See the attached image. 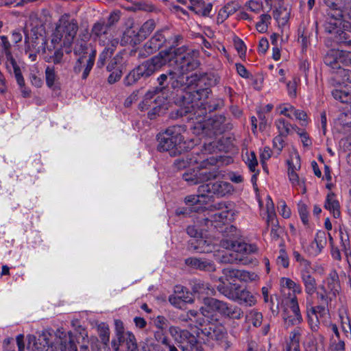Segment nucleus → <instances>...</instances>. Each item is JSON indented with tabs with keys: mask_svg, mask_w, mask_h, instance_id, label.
<instances>
[{
	"mask_svg": "<svg viewBox=\"0 0 351 351\" xmlns=\"http://www.w3.org/2000/svg\"><path fill=\"white\" fill-rule=\"evenodd\" d=\"M295 119L300 121L302 126H306L309 122L306 112L304 110L296 109L293 114Z\"/></svg>",
	"mask_w": 351,
	"mask_h": 351,
	"instance_id": "052dcab7",
	"label": "nucleus"
},
{
	"mask_svg": "<svg viewBox=\"0 0 351 351\" xmlns=\"http://www.w3.org/2000/svg\"><path fill=\"white\" fill-rule=\"evenodd\" d=\"M319 291L317 292V298L319 303L329 305L330 304L332 298V295L327 290L324 285H322L319 287Z\"/></svg>",
	"mask_w": 351,
	"mask_h": 351,
	"instance_id": "a18cd8bd",
	"label": "nucleus"
},
{
	"mask_svg": "<svg viewBox=\"0 0 351 351\" xmlns=\"http://www.w3.org/2000/svg\"><path fill=\"white\" fill-rule=\"evenodd\" d=\"M219 280L221 283L217 285V290L221 294L230 300L238 301L247 306H251L255 304L256 300L250 291L245 289L240 290L239 285L235 284L225 285L222 278H220Z\"/></svg>",
	"mask_w": 351,
	"mask_h": 351,
	"instance_id": "1a4fd4ad",
	"label": "nucleus"
},
{
	"mask_svg": "<svg viewBox=\"0 0 351 351\" xmlns=\"http://www.w3.org/2000/svg\"><path fill=\"white\" fill-rule=\"evenodd\" d=\"M244 160L250 170L252 172L255 171L256 167L258 165V161L254 152H246L244 156Z\"/></svg>",
	"mask_w": 351,
	"mask_h": 351,
	"instance_id": "864d4df0",
	"label": "nucleus"
},
{
	"mask_svg": "<svg viewBox=\"0 0 351 351\" xmlns=\"http://www.w3.org/2000/svg\"><path fill=\"white\" fill-rule=\"evenodd\" d=\"M204 305L200 308V311L208 322H218L215 312L230 319H239L243 316V311L239 307L215 298H204Z\"/></svg>",
	"mask_w": 351,
	"mask_h": 351,
	"instance_id": "0eeeda50",
	"label": "nucleus"
},
{
	"mask_svg": "<svg viewBox=\"0 0 351 351\" xmlns=\"http://www.w3.org/2000/svg\"><path fill=\"white\" fill-rule=\"evenodd\" d=\"M213 146L211 143L204 146V152L201 153L199 159V164H197L196 168L199 183L215 178L218 175V171L215 167L216 160L213 157L207 158L206 152H211Z\"/></svg>",
	"mask_w": 351,
	"mask_h": 351,
	"instance_id": "6e6552de",
	"label": "nucleus"
},
{
	"mask_svg": "<svg viewBox=\"0 0 351 351\" xmlns=\"http://www.w3.org/2000/svg\"><path fill=\"white\" fill-rule=\"evenodd\" d=\"M337 123L343 128H351V121L348 119V112L341 113L337 119Z\"/></svg>",
	"mask_w": 351,
	"mask_h": 351,
	"instance_id": "69168bd1",
	"label": "nucleus"
},
{
	"mask_svg": "<svg viewBox=\"0 0 351 351\" xmlns=\"http://www.w3.org/2000/svg\"><path fill=\"white\" fill-rule=\"evenodd\" d=\"M308 323L313 332H317L319 328V317L313 316L308 312Z\"/></svg>",
	"mask_w": 351,
	"mask_h": 351,
	"instance_id": "338daca9",
	"label": "nucleus"
},
{
	"mask_svg": "<svg viewBox=\"0 0 351 351\" xmlns=\"http://www.w3.org/2000/svg\"><path fill=\"white\" fill-rule=\"evenodd\" d=\"M183 77L178 72V65L174 67L173 70L169 71L167 73L161 74L158 77V84L163 86L165 82L168 81L171 88L176 89L182 84Z\"/></svg>",
	"mask_w": 351,
	"mask_h": 351,
	"instance_id": "aec40b11",
	"label": "nucleus"
},
{
	"mask_svg": "<svg viewBox=\"0 0 351 351\" xmlns=\"http://www.w3.org/2000/svg\"><path fill=\"white\" fill-rule=\"evenodd\" d=\"M339 318L341 319V328L346 335H351V319L347 313L345 307L339 310Z\"/></svg>",
	"mask_w": 351,
	"mask_h": 351,
	"instance_id": "79ce46f5",
	"label": "nucleus"
},
{
	"mask_svg": "<svg viewBox=\"0 0 351 351\" xmlns=\"http://www.w3.org/2000/svg\"><path fill=\"white\" fill-rule=\"evenodd\" d=\"M289 165V178L293 187L298 190H301L302 193L306 192V187L303 179H300L295 173V170L300 168V157L297 153L291 161H288Z\"/></svg>",
	"mask_w": 351,
	"mask_h": 351,
	"instance_id": "dca6fc26",
	"label": "nucleus"
},
{
	"mask_svg": "<svg viewBox=\"0 0 351 351\" xmlns=\"http://www.w3.org/2000/svg\"><path fill=\"white\" fill-rule=\"evenodd\" d=\"M324 282L326 284V285H325L326 290L332 294V296L336 297L341 289L337 272L335 270L331 271Z\"/></svg>",
	"mask_w": 351,
	"mask_h": 351,
	"instance_id": "5701e85b",
	"label": "nucleus"
},
{
	"mask_svg": "<svg viewBox=\"0 0 351 351\" xmlns=\"http://www.w3.org/2000/svg\"><path fill=\"white\" fill-rule=\"evenodd\" d=\"M118 41L117 40H110L109 43H107L106 47L99 54V58L97 62V66L102 67L106 64V60L110 58L114 52Z\"/></svg>",
	"mask_w": 351,
	"mask_h": 351,
	"instance_id": "7c9ffc66",
	"label": "nucleus"
},
{
	"mask_svg": "<svg viewBox=\"0 0 351 351\" xmlns=\"http://www.w3.org/2000/svg\"><path fill=\"white\" fill-rule=\"evenodd\" d=\"M324 208L329 210L335 218L340 217V204L334 193H330L327 195L324 202Z\"/></svg>",
	"mask_w": 351,
	"mask_h": 351,
	"instance_id": "393cba45",
	"label": "nucleus"
},
{
	"mask_svg": "<svg viewBox=\"0 0 351 351\" xmlns=\"http://www.w3.org/2000/svg\"><path fill=\"white\" fill-rule=\"evenodd\" d=\"M111 346L114 351H138V345L133 332L127 331L125 335L120 338H113Z\"/></svg>",
	"mask_w": 351,
	"mask_h": 351,
	"instance_id": "4468645a",
	"label": "nucleus"
},
{
	"mask_svg": "<svg viewBox=\"0 0 351 351\" xmlns=\"http://www.w3.org/2000/svg\"><path fill=\"white\" fill-rule=\"evenodd\" d=\"M214 207L216 210L208 212L202 219L208 228L209 226L221 228L222 225H225L233 218L232 210L228 209L224 204L219 203L217 207L216 205Z\"/></svg>",
	"mask_w": 351,
	"mask_h": 351,
	"instance_id": "9d476101",
	"label": "nucleus"
},
{
	"mask_svg": "<svg viewBox=\"0 0 351 351\" xmlns=\"http://www.w3.org/2000/svg\"><path fill=\"white\" fill-rule=\"evenodd\" d=\"M174 292L177 293L180 299L182 300L184 304L193 302L192 293L187 291L184 287L176 286Z\"/></svg>",
	"mask_w": 351,
	"mask_h": 351,
	"instance_id": "de8ad7c7",
	"label": "nucleus"
},
{
	"mask_svg": "<svg viewBox=\"0 0 351 351\" xmlns=\"http://www.w3.org/2000/svg\"><path fill=\"white\" fill-rule=\"evenodd\" d=\"M52 335L47 330L43 331L38 337L29 335L27 336V349L32 350H47L52 345Z\"/></svg>",
	"mask_w": 351,
	"mask_h": 351,
	"instance_id": "ddd939ff",
	"label": "nucleus"
},
{
	"mask_svg": "<svg viewBox=\"0 0 351 351\" xmlns=\"http://www.w3.org/2000/svg\"><path fill=\"white\" fill-rule=\"evenodd\" d=\"M12 45L6 36H0V53L3 55H5L6 58V63L11 62L12 60H14V58L12 56Z\"/></svg>",
	"mask_w": 351,
	"mask_h": 351,
	"instance_id": "c9c22d12",
	"label": "nucleus"
},
{
	"mask_svg": "<svg viewBox=\"0 0 351 351\" xmlns=\"http://www.w3.org/2000/svg\"><path fill=\"white\" fill-rule=\"evenodd\" d=\"M198 56L197 51H189L185 54H174L171 51H161L157 56L143 62L131 71L124 78V84L126 86H132L136 84L141 77H148L162 66L173 64L178 65V72L183 77V81L180 87L181 95H177L175 103L179 106L178 116H186L191 110H195L196 104L200 105L202 101L199 99L198 93H192L191 89L199 80L197 74L186 75V73L194 69L197 66L195 58Z\"/></svg>",
	"mask_w": 351,
	"mask_h": 351,
	"instance_id": "f257e3e1",
	"label": "nucleus"
},
{
	"mask_svg": "<svg viewBox=\"0 0 351 351\" xmlns=\"http://www.w3.org/2000/svg\"><path fill=\"white\" fill-rule=\"evenodd\" d=\"M185 132L184 125H173L168 128L158 136V149L160 152H169L170 155L175 156L193 148L195 143L193 139H185Z\"/></svg>",
	"mask_w": 351,
	"mask_h": 351,
	"instance_id": "7ed1b4c3",
	"label": "nucleus"
},
{
	"mask_svg": "<svg viewBox=\"0 0 351 351\" xmlns=\"http://www.w3.org/2000/svg\"><path fill=\"white\" fill-rule=\"evenodd\" d=\"M123 59V53L121 52L117 53L108 63L107 66L108 71H111L115 69L116 66L121 65L122 64Z\"/></svg>",
	"mask_w": 351,
	"mask_h": 351,
	"instance_id": "680f3d73",
	"label": "nucleus"
},
{
	"mask_svg": "<svg viewBox=\"0 0 351 351\" xmlns=\"http://www.w3.org/2000/svg\"><path fill=\"white\" fill-rule=\"evenodd\" d=\"M280 285L282 290L287 289L291 291L293 294V297L295 296L296 294H300L302 292L301 285L289 278H281L280 279Z\"/></svg>",
	"mask_w": 351,
	"mask_h": 351,
	"instance_id": "f704fd0d",
	"label": "nucleus"
},
{
	"mask_svg": "<svg viewBox=\"0 0 351 351\" xmlns=\"http://www.w3.org/2000/svg\"><path fill=\"white\" fill-rule=\"evenodd\" d=\"M258 278V275L254 272L245 270H239L238 280L245 282L255 281Z\"/></svg>",
	"mask_w": 351,
	"mask_h": 351,
	"instance_id": "5fc2aeb1",
	"label": "nucleus"
},
{
	"mask_svg": "<svg viewBox=\"0 0 351 351\" xmlns=\"http://www.w3.org/2000/svg\"><path fill=\"white\" fill-rule=\"evenodd\" d=\"M296 108L289 103L280 104L276 108V111L279 115H283L289 119H292Z\"/></svg>",
	"mask_w": 351,
	"mask_h": 351,
	"instance_id": "c03bdc74",
	"label": "nucleus"
},
{
	"mask_svg": "<svg viewBox=\"0 0 351 351\" xmlns=\"http://www.w3.org/2000/svg\"><path fill=\"white\" fill-rule=\"evenodd\" d=\"M300 82V77L293 76L292 80L287 83V90L289 97L295 98L297 97V89Z\"/></svg>",
	"mask_w": 351,
	"mask_h": 351,
	"instance_id": "8fccbe9b",
	"label": "nucleus"
},
{
	"mask_svg": "<svg viewBox=\"0 0 351 351\" xmlns=\"http://www.w3.org/2000/svg\"><path fill=\"white\" fill-rule=\"evenodd\" d=\"M58 78V75L54 66H47L45 69V80L47 86L51 88Z\"/></svg>",
	"mask_w": 351,
	"mask_h": 351,
	"instance_id": "49530a36",
	"label": "nucleus"
},
{
	"mask_svg": "<svg viewBox=\"0 0 351 351\" xmlns=\"http://www.w3.org/2000/svg\"><path fill=\"white\" fill-rule=\"evenodd\" d=\"M239 269H233L232 267H226L222 270L226 280H232L238 279Z\"/></svg>",
	"mask_w": 351,
	"mask_h": 351,
	"instance_id": "0e129e2a",
	"label": "nucleus"
},
{
	"mask_svg": "<svg viewBox=\"0 0 351 351\" xmlns=\"http://www.w3.org/2000/svg\"><path fill=\"white\" fill-rule=\"evenodd\" d=\"M192 289L194 293L197 294L199 297H202L203 299L206 298L204 295H211L215 293L214 289L208 283L201 281L195 282Z\"/></svg>",
	"mask_w": 351,
	"mask_h": 351,
	"instance_id": "2f4dec72",
	"label": "nucleus"
},
{
	"mask_svg": "<svg viewBox=\"0 0 351 351\" xmlns=\"http://www.w3.org/2000/svg\"><path fill=\"white\" fill-rule=\"evenodd\" d=\"M220 245L226 250H230L222 252L219 261L223 263L250 265L253 263V258L249 255L257 251L255 245L228 239H222Z\"/></svg>",
	"mask_w": 351,
	"mask_h": 351,
	"instance_id": "20e7f679",
	"label": "nucleus"
},
{
	"mask_svg": "<svg viewBox=\"0 0 351 351\" xmlns=\"http://www.w3.org/2000/svg\"><path fill=\"white\" fill-rule=\"evenodd\" d=\"M89 38L90 35L88 32L80 34L78 38L74 43L73 53L75 56H79L73 67V71L75 73H80L81 72L82 63L84 61V55L88 53V42Z\"/></svg>",
	"mask_w": 351,
	"mask_h": 351,
	"instance_id": "f8f14e48",
	"label": "nucleus"
},
{
	"mask_svg": "<svg viewBox=\"0 0 351 351\" xmlns=\"http://www.w3.org/2000/svg\"><path fill=\"white\" fill-rule=\"evenodd\" d=\"M97 332L99 337L104 344H107L110 339V329L107 324L101 323L97 326Z\"/></svg>",
	"mask_w": 351,
	"mask_h": 351,
	"instance_id": "3c124183",
	"label": "nucleus"
},
{
	"mask_svg": "<svg viewBox=\"0 0 351 351\" xmlns=\"http://www.w3.org/2000/svg\"><path fill=\"white\" fill-rule=\"evenodd\" d=\"M217 322H206L204 328H202V332L213 340L217 341L225 350L230 347V343L228 341V333L225 327L221 324H217Z\"/></svg>",
	"mask_w": 351,
	"mask_h": 351,
	"instance_id": "9b49d317",
	"label": "nucleus"
},
{
	"mask_svg": "<svg viewBox=\"0 0 351 351\" xmlns=\"http://www.w3.org/2000/svg\"><path fill=\"white\" fill-rule=\"evenodd\" d=\"M324 62L332 69H341V63L339 60L337 49L330 50L324 57Z\"/></svg>",
	"mask_w": 351,
	"mask_h": 351,
	"instance_id": "e433bc0d",
	"label": "nucleus"
},
{
	"mask_svg": "<svg viewBox=\"0 0 351 351\" xmlns=\"http://www.w3.org/2000/svg\"><path fill=\"white\" fill-rule=\"evenodd\" d=\"M325 5L328 7L327 14L336 19L343 18V9L346 0H324Z\"/></svg>",
	"mask_w": 351,
	"mask_h": 351,
	"instance_id": "4be33fe9",
	"label": "nucleus"
},
{
	"mask_svg": "<svg viewBox=\"0 0 351 351\" xmlns=\"http://www.w3.org/2000/svg\"><path fill=\"white\" fill-rule=\"evenodd\" d=\"M287 136L276 135L273 139V147L275 149L278 154H280L285 146V138Z\"/></svg>",
	"mask_w": 351,
	"mask_h": 351,
	"instance_id": "13d9d810",
	"label": "nucleus"
},
{
	"mask_svg": "<svg viewBox=\"0 0 351 351\" xmlns=\"http://www.w3.org/2000/svg\"><path fill=\"white\" fill-rule=\"evenodd\" d=\"M332 95L341 103L351 102V90L348 88L343 90L335 89L332 91Z\"/></svg>",
	"mask_w": 351,
	"mask_h": 351,
	"instance_id": "37998d69",
	"label": "nucleus"
},
{
	"mask_svg": "<svg viewBox=\"0 0 351 351\" xmlns=\"http://www.w3.org/2000/svg\"><path fill=\"white\" fill-rule=\"evenodd\" d=\"M141 40L142 38L139 35V32H136L133 28L128 27L124 31L121 42L123 45L128 44L136 45L140 43Z\"/></svg>",
	"mask_w": 351,
	"mask_h": 351,
	"instance_id": "c756f323",
	"label": "nucleus"
},
{
	"mask_svg": "<svg viewBox=\"0 0 351 351\" xmlns=\"http://www.w3.org/2000/svg\"><path fill=\"white\" fill-rule=\"evenodd\" d=\"M250 319L254 326H259L263 320L262 313L256 311H252L250 313Z\"/></svg>",
	"mask_w": 351,
	"mask_h": 351,
	"instance_id": "774afa93",
	"label": "nucleus"
},
{
	"mask_svg": "<svg viewBox=\"0 0 351 351\" xmlns=\"http://www.w3.org/2000/svg\"><path fill=\"white\" fill-rule=\"evenodd\" d=\"M290 308L291 314H289L287 316L284 317L285 326L289 327L300 324L303 322V319L296 296L291 298Z\"/></svg>",
	"mask_w": 351,
	"mask_h": 351,
	"instance_id": "6ab92c4d",
	"label": "nucleus"
},
{
	"mask_svg": "<svg viewBox=\"0 0 351 351\" xmlns=\"http://www.w3.org/2000/svg\"><path fill=\"white\" fill-rule=\"evenodd\" d=\"M96 55L97 51L95 49H93L91 53L89 54L88 59L86 61V62H84V60L82 63L81 71H82V78L83 80H86L88 77L91 69H93Z\"/></svg>",
	"mask_w": 351,
	"mask_h": 351,
	"instance_id": "58836bf2",
	"label": "nucleus"
},
{
	"mask_svg": "<svg viewBox=\"0 0 351 351\" xmlns=\"http://www.w3.org/2000/svg\"><path fill=\"white\" fill-rule=\"evenodd\" d=\"M200 192H206L208 197L210 194H215L218 196H225L232 191V186L224 181H217L213 183H208L199 186Z\"/></svg>",
	"mask_w": 351,
	"mask_h": 351,
	"instance_id": "f3484780",
	"label": "nucleus"
},
{
	"mask_svg": "<svg viewBox=\"0 0 351 351\" xmlns=\"http://www.w3.org/2000/svg\"><path fill=\"white\" fill-rule=\"evenodd\" d=\"M154 326L159 330L168 328L169 335L178 344L182 351H201L197 347V337L186 330H182L178 326H170L169 320L164 316H157L154 321Z\"/></svg>",
	"mask_w": 351,
	"mask_h": 351,
	"instance_id": "423d86ee",
	"label": "nucleus"
},
{
	"mask_svg": "<svg viewBox=\"0 0 351 351\" xmlns=\"http://www.w3.org/2000/svg\"><path fill=\"white\" fill-rule=\"evenodd\" d=\"M201 154L193 152L185 157L175 160L174 165L178 169H184L189 166L199 164Z\"/></svg>",
	"mask_w": 351,
	"mask_h": 351,
	"instance_id": "bb28decb",
	"label": "nucleus"
},
{
	"mask_svg": "<svg viewBox=\"0 0 351 351\" xmlns=\"http://www.w3.org/2000/svg\"><path fill=\"white\" fill-rule=\"evenodd\" d=\"M78 29L79 25L76 19L68 14L62 15L56 23L55 29L51 34V44L56 47L62 43V47L66 49V53H70Z\"/></svg>",
	"mask_w": 351,
	"mask_h": 351,
	"instance_id": "39448f33",
	"label": "nucleus"
},
{
	"mask_svg": "<svg viewBox=\"0 0 351 351\" xmlns=\"http://www.w3.org/2000/svg\"><path fill=\"white\" fill-rule=\"evenodd\" d=\"M342 19L343 18L336 19L335 17H332L331 16L327 15L326 21L324 25L326 32L330 34L339 33L341 29L340 27L342 25Z\"/></svg>",
	"mask_w": 351,
	"mask_h": 351,
	"instance_id": "72a5a7b5",
	"label": "nucleus"
},
{
	"mask_svg": "<svg viewBox=\"0 0 351 351\" xmlns=\"http://www.w3.org/2000/svg\"><path fill=\"white\" fill-rule=\"evenodd\" d=\"M110 29L106 25L104 19H101L95 23L91 29L90 37L95 41H97L100 45H106L109 43L111 39Z\"/></svg>",
	"mask_w": 351,
	"mask_h": 351,
	"instance_id": "2eb2a0df",
	"label": "nucleus"
},
{
	"mask_svg": "<svg viewBox=\"0 0 351 351\" xmlns=\"http://www.w3.org/2000/svg\"><path fill=\"white\" fill-rule=\"evenodd\" d=\"M182 39V37L180 34H173V35H168V33L167 34V46L169 47L168 49H166L165 51H171V53L174 54H185L189 51H193L192 49H187L184 47H182L180 48H178L177 49L173 50V47H175L179 44V42Z\"/></svg>",
	"mask_w": 351,
	"mask_h": 351,
	"instance_id": "a878e982",
	"label": "nucleus"
},
{
	"mask_svg": "<svg viewBox=\"0 0 351 351\" xmlns=\"http://www.w3.org/2000/svg\"><path fill=\"white\" fill-rule=\"evenodd\" d=\"M156 27V23L154 20H148L145 22L139 29V35L142 40L147 38Z\"/></svg>",
	"mask_w": 351,
	"mask_h": 351,
	"instance_id": "09e8293b",
	"label": "nucleus"
},
{
	"mask_svg": "<svg viewBox=\"0 0 351 351\" xmlns=\"http://www.w3.org/2000/svg\"><path fill=\"white\" fill-rule=\"evenodd\" d=\"M198 191L199 193V195L187 196L185 198V202L187 204H190L191 205L197 204L201 203L203 201L202 199H204L208 197V195L206 193V192H200L199 189H198Z\"/></svg>",
	"mask_w": 351,
	"mask_h": 351,
	"instance_id": "bf43d9fd",
	"label": "nucleus"
},
{
	"mask_svg": "<svg viewBox=\"0 0 351 351\" xmlns=\"http://www.w3.org/2000/svg\"><path fill=\"white\" fill-rule=\"evenodd\" d=\"M327 243V234L324 231L317 232L315 239L307 249L310 256H316L319 254Z\"/></svg>",
	"mask_w": 351,
	"mask_h": 351,
	"instance_id": "412c9836",
	"label": "nucleus"
},
{
	"mask_svg": "<svg viewBox=\"0 0 351 351\" xmlns=\"http://www.w3.org/2000/svg\"><path fill=\"white\" fill-rule=\"evenodd\" d=\"M300 278L304 286L305 293L308 295H313L317 289V283L315 278L311 275V272L303 271Z\"/></svg>",
	"mask_w": 351,
	"mask_h": 351,
	"instance_id": "cd10ccee",
	"label": "nucleus"
},
{
	"mask_svg": "<svg viewBox=\"0 0 351 351\" xmlns=\"http://www.w3.org/2000/svg\"><path fill=\"white\" fill-rule=\"evenodd\" d=\"M274 125L278 131V134L285 136L290 135L291 123L283 118L275 120Z\"/></svg>",
	"mask_w": 351,
	"mask_h": 351,
	"instance_id": "ea45409f",
	"label": "nucleus"
},
{
	"mask_svg": "<svg viewBox=\"0 0 351 351\" xmlns=\"http://www.w3.org/2000/svg\"><path fill=\"white\" fill-rule=\"evenodd\" d=\"M189 245L191 248L199 253H208L211 251L210 245L202 238V236L197 239L190 240Z\"/></svg>",
	"mask_w": 351,
	"mask_h": 351,
	"instance_id": "4c0bfd02",
	"label": "nucleus"
},
{
	"mask_svg": "<svg viewBox=\"0 0 351 351\" xmlns=\"http://www.w3.org/2000/svg\"><path fill=\"white\" fill-rule=\"evenodd\" d=\"M59 350L60 351H77V346L71 332L64 334L63 337H60Z\"/></svg>",
	"mask_w": 351,
	"mask_h": 351,
	"instance_id": "473e14b6",
	"label": "nucleus"
},
{
	"mask_svg": "<svg viewBox=\"0 0 351 351\" xmlns=\"http://www.w3.org/2000/svg\"><path fill=\"white\" fill-rule=\"evenodd\" d=\"M196 105L195 110H191L186 115L194 134L211 135L221 133L224 130V117L215 116L213 118H207V110L203 102H200V105Z\"/></svg>",
	"mask_w": 351,
	"mask_h": 351,
	"instance_id": "f03ea898",
	"label": "nucleus"
},
{
	"mask_svg": "<svg viewBox=\"0 0 351 351\" xmlns=\"http://www.w3.org/2000/svg\"><path fill=\"white\" fill-rule=\"evenodd\" d=\"M328 305L321 304L319 303L318 305L315 306H311L310 308L307 307L308 312L313 315V316H317L319 317H322L324 315H325L328 311Z\"/></svg>",
	"mask_w": 351,
	"mask_h": 351,
	"instance_id": "603ef678",
	"label": "nucleus"
},
{
	"mask_svg": "<svg viewBox=\"0 0 351 351\" xmlns=\"http://www.w3.org/2000/svg\"><path fill=\"white\" fill-rule=\"evenodd\" d=\"M179 319L180 321L185 322L189 321L193 322L197 326L201 327H203L206 322V319L204 317L200 310L199 312L195 310H190L186 314L180 315Z\"/></svg>",
	"mask_w": 351,
	"mask_h": 351,
	"instance_id": "b1692460",
	"label": "nucleus"
},
{
	"mask_svg": "<svg viewBox=\"0 0 351 351\" xmlns=\"http://www.w3.org/2000/svg\"><path fill=\"white\" fill-rule=\"evenodd\" d=\"M196 269L206 271H213L215 270V266L214 263L210 261H208L204 258H199Z\"/></svg>",
	"mask_w": 351,
	"mask_h": 351,
	"instance_id": "6e6d98bb",
	"label": "nucleus"
},
{
	"mask_svg": "<svg viewBox=\"0 0 351 351\" xmlns=\"http://www.w3.org/2000/svg\"><path fill=\"white\" fill-rule=\"evenodd\" d=\"M182 177L189 184H197L199 183L197 173L195 169H193L191 172H185Z\"/></svg>",
	"mask_w": 351,
	"mask_h": 351,
	"instance_id": "e2e57ef3",
	"label": "nucleus"
},
{
	"mask_svg": "<svg viewBox=\"0 0 351 351\" xmlns=\"http://www.w3.org/2000/svg\"><path fill=\"white\" fill-rule=\"evenodd\" d=\"M53 51L50 48H48V51L51 52V55L45 58V61L47 62H52L54 64H62L64 61V52L62 47V43L56 45V47L53 45Z\"/></svg>",
	"mask_w": 351,
	"mask_h": 351,
	"instance_id": "c85d7f7f",
	"label": "nucleus"
},
{
	"mask_svg": "<svg viewBox=\"0 0 351 351\" xmlns=\"http://www.w3.org/2000/svg\"><path fill=\"white\" fill-rule=\"evenodd\" d=\"M167 31L161 29L157 31L154 35L147 41L143 46L145 51V56H149L154 52L158 50L163 46L164 44L167 45Z\"/></svg>",
	"mask_w": 351,
	"mask_h": 351,
	"instance_id": "a211bd4d",
	"label": "nucleus"
},
{
	"mask_svg": "<svg viewBox=\"0 0 351 351\" xmlns=\"http://www.w3.org/2000/svg\"><path fill=\"white\" fill-rule=\"evenodd\" d=\"M7 68L11 71L12 69L14 74L15 79L17 84L21 88H24L25 80L21 71V69L17 64L16 60H12L11 62L6 63Z\"/></svg>",
	"mask_w": 351,
	"mask_h": 351,
	"instance_id": "a19ab883",
	"label": "nucleus"
},
{
	"mask_svg": "<svg viewBox=\"0 0 351 351\" xmlns=\"http://www.w3.org/2000/svg\"><path fill=\"white\" fill-rule=\"evenodd\" d=\"M338 57L341 64L351 66V52L346 50L337 49Z\"/></svg>",
	"mask_w": 351,
	"mask_h": 351,
	"instance_id": "4d7b16f0",
	"label": "nucleus"
}]
</instances>
